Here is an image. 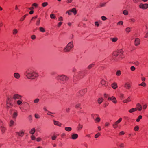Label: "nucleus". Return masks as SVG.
I'll return each instance as SVG.
<instances>
[{"label":"nucleus","instance_id":"obj_10","mask_svg":"<svg viewBox=\"0 0 148 148\" xmlns=\"http://www.w3.org/2000/svg\"><path fill=\"white\" fill-rule=\"evenodd\" d=\"M134 42L135 45L137 46L140 44V40L138 38H136L135 39Z\"/></svg>","mask_w":148,"mask_h":148},{"label":"nucleus","instance_id":"obj_35","mask_svg":"<svg viewBox=\"0 0 148 148\" xmlns=\"http://www.w3.org/2000/svg\"><path fill=\"white\" fill-rule=\"evenodd\" d=\"M131 28L129 27L126 28L125 29L126 32L127 33H129L131 31Z\"/></svg>","mask_w":148,"mask_h":148},{"label":"nucleus","instance_id":"obj_34","mask_svg":"<svg viewBox=\"0 0 148 148\" xmlns=\"http://www.w3.org/2000/svg\"><path fill=\"white\" fill-rule=\"evenodd\" d=\"M121 71L120 70L117 71L116 75L117 76H120L121 75Z\"/></svg>","mask_w":148,"mask_h":148},{"label":"nucleus","instance_id":"obj_48","mask_svg":"<svg viewBox=\"0 0 148 148\" xmlns=\"http://www.w3.org/2000/svg\"><path fill=\"white\" fill-rule=\"evenodd\" d=\"M122 118H120L116 122L119 124L122 121Z\"/></svg>","mask_w":148,"mask_h":148},{"label":"nucleus","instance_id":"obj_23","mask_svg":"<svg viewBox=\"0 0 148 148\" xmlns=\"http://www.w3.org/2000/svg\"><path fill=\"white\" fill-rule=\"evenodd\" d=\"M14 124V122L12 120H11L9 123V126L10 127L12 126Z\"/></svg>","mask_w":148,"mask_h":148},{"label":"nucleus","instance_id":"obj_50","mask_svg":"<svg viewBox=\"0 0 148 148\" xmlns=\"http://www.w3.org/2000/svg\"><path fill=\"white\" fill-rule=\"evenodd\" d=\"M106 3H101L100 4V6L101 7H104L106 4Z\"/></svg>","mask_w":148,"mask_h":148},{"label":"nucleus","instance_id":"obj_5","mask_svg":"<svg viewBox=\"0 0 148 148\" xmlns=\"http://www.w3.org/2000/svg\"><path fill=\"white\" fill-rule=\"evenodd\" d=\"M84 76V71H79L77 72V75H75L74 77L77 76L80 78H82Z\"/></svg>","mask_w":148,"mask_h":148},{"label":"nucleus","instance_id":"obj_6","mask_svg":"<svg viewBox=\"0 0 148 148\" xmlns=\"http://www.w3.org/2000/svg\"><path fill=\"white\" fill-rule=\"evenodd\" d=\"M139 7L143 9H146L148 8V4L141 3L140 4Z\"/></svg>","mask_w":148,"mask_h":148},{"label":"nucleus","instance_id":"obj_45","mask_svg":"<svg viewBox=\"0 0 148 148\" xmlns=\"http://www.w3.org/2000/svg\"><path fill=\"white\" fill-rule=\"evenodd\" d=\"M100 135V134L99 133H98L95 135V138H97Z\"/></svg>","mask_w":148,"mask_h":148},{"label":"nucleus","instance_id":"obj_30","mask_svg":"<svg viewBox=\"0 0 148 148\" xmlns=\"http://www.w3.org/2000/svg\"><path fill=\"white\" fill-rule=\"evenodd\" d=\"M129 21L130 22L134 23L136 21V19L134 18H132L129 19Z\"/></svg>","mask_w":148,"mask_h":148},{"label":"nucleus","instance_id":"obj_62","mask_svg":"<svg viewBox=\"0 0 148 148\" xmlns=\"http://www.w3.org/2000/svg\"><path fill=\"white\" fill-rule=\"evenodd\" d=\"M31 138L32 140H34L35 139V137L34 136H31Z\"/></svg>","mask_w":148,"mask_h":148},{"label":"nucleus","instance_id":"obj_28","mask_svg":"<svg viewBox=\"0 0 148 148\" xmlns=\"http://www.w3.org/2000/svg\"><path fill=\"white\" fill-rule=\"evenodd\" d=\"M123 13L124 15H127L128 14V12L127 10H124L123 11Z\"/></svg>","mask_w":148,"mask_h":148},{"label":"nucleus","instance_id":"obj_37","mask_svg":"<svg viewBox=\"0 0 148 148\" xmlns=\"http://www.w3.org/2000/svg\"><path fill=\"white\" fill-rule=\"evenodd\" d=\"M101 83L103 85H104L105 86H106V85H105L106 81L105 80H102L101 82Z\"/></svg>","mask_w":148,"mask_h":148},{"label":"nucleus","instance_id":"obj_53","mask_svg":"<svg viewBox=\"0 0 148 148\" xmlns=\"http://www.w3.org/2000/svg\"><path fill=\"white\" fill-rule=\"evenodd\" d=\"M113 56H115V57H116L118 56V54L117 53V52H114L113 53Z\"/></svg>","mask_w":148,"mask_h":148},{"label":"nucleus","instance_id":"obj_15","mask_svg":"<svg viewBox=\"0 0 148 148\" xmlns=\"http://www.w3.org/2000/svg\"><path fill=\"white\" fill-rule=\"evenodd\" d=\"M136 108L139 111H140L142 109V106L139 103H138L136 104Z\"/></svg>","mask_w":148,"mask_h":148},{"label":"nucleus","instance_id":"obj_51","mask_svg":"<svg viewBox=\"0 0 148 148\" xmlns=\"http://www.w3.org/2000/svg\"><path fill=\"white\" fill-rule=\"evenodd\" d=\"M101 18L102 19L103 21H105L107 19L106 17L105 16H102L101 17Z\"/></svg>","mask_w":148,"mask_h":148},{"label":"nucleus","instance_id":"obj_43","mask_svg":"<svg viewBox=\"0 0 148 148\" xmlns=\"http://www.w3.org/2000/svg\"><path fill=\"white\" fill-rule=\"evenodd\" d=\"M94 65V64H90L88 66V68L89 69H91V68H92V67Z\"/></svg>","mask_w":148,"mask_h":148},{"label":"nucleus","instance_id":"obj_47","mask_svg":"<svg viewBox=\"0 0 148 148\" xmlns=\"http://www.w3.org/2000/svg\"><path fill=\"white\" fill-rule=\"evenodd\" d=\"M135 69L136 68L134 66H132L130 67V70L132 71H134Z\"/></svg>","mask_w":148,"mask_h":148},{"label":"nucleus","instance_id":"obj_64","mask_svg":"<svg viewBox=\"0 0 148 148\" xmlns=\"http://www.w3.org/2000/svg\"><path fill=\"white\" fill-rule=\"evenodd\" d=\"M134 112V111L133 108L129 110V112L130 113H132Z\"/></svg>","mask_w":148,"mask_h":148},{"label":"nucleus","instance_id":"obj_27","mask_svg":"<svg viewBox=\"0 0 148 148\" xmlns=\"http://www.w3.org/2000/svg\"><path fill=\"white\" fill-rule=\"evenodd\" d=\"M100 119L99 116H97V117L95 119V121L97 122H99L100 121Z\"/></svg>","mask_w":148,"mask_h":148},{"label":"nucleus","instance_id":"obj_56","mask_svg":"<svg viewBox=\"0 0 148 148\" xmlns=\"http://www.w3.org/2000/svg\"><path fill=\"white\" fill-rule=\"evenodd\" d=\"M124 134H125L124 132L123 131H122L119 133V135H123Z\"/></svg>","mask_w":148,"mask_h":148},{"label":"nucleus","instance_id":"obj_59","mask_svg":"<svg viewBox=\"0 0 148 148\" xmlns=\"http://www.w3.org/2000/svg\"><path fill=\"white\" fill-rule=\"evenodd\" d=\"M147 104H144L143 106V108L144 109H145L147 107Z\"/></svg>","mask_w":148,"mask_h":148},{"label":"nucleus","instance_id":"obj_52","mask_svg":"<svg viewBox=\"0 0 148 148\" xmlns=\"http://www.w3.org/2000/svg\"><path fill=\"white\" fill-rule=\"evenodd\" d=\"M119 146L123 148L124 147V145L123 143H121L119 145Z\"/></svg>","mask_w":148,"mask_h":148},{"label":"nucleus","instance_id":"obj_2","mask_svg":"<svg viewBox=\"0 0 148 148\" xmlns=\"http://www.w3.org/2000/svg\"><path fill=\"white\" fill-rule=\"evenodd\" d=\"M56 79L57 80H60L62 81H67L68 78L64 75H58L56 77Z\"/></svg>","mask_w":148,"mask_h":148},{"label":"nucleus","instance_id":"obj_55","mask_svg":"<svg viewBox=\"0 0 148 148\" xmlns=\"http://www.w3.org/2000/svg\"><path fill=\"white\" fill-rule=\"evenodd\" d=\"M123 24V22L122 21H120L117 23V25H122Z\"/></svg>","mask_w":148,"mask_h":148},{"label":"nucleus","instance_id":"obj_38","mask_svg":"<svg viewBox=\"0 0 148 148\" xmlns=\"http://www.w3.org/2000/svg\"><path fill=\"white\" fill-rule=\"evenodd\" d=\"M142 116L141 115H140L138 117V118L136 119V121L137 122H138L142 118Z\"/></svg>","mask_w":148,"mask_h":148},{"label":"nucleus","instance_id":"obj_49","mask_svg":"<svg viewBox=\"0 0 148 148\" xmlns=\"http://www.w3.org/2000/svg\"><path fill=\"white\" fill-rule=\"evenodd\" d=\"M139 129V127L138 126H136L134 128V130L135 131H137Z\"/></svg>","mask_w":148,"mask_h":148},{"label":"nucleus","instance_id":"obj_33","mask_svg":"<svg viewBox=\"0 0 148 148\" xmlns=\"http://www.w3.org/2000/svg\"><path fill=\"white\" fill-rule=\"evenodd\" d=\"M50 17L52 19H54L56 18V16L55 15L53 14H51L50 15Z\"/></svg>","mask_w":148,"mask_h":148},{"label":"nucleus","instance_id":"obj_4","mask_svg":"<svg viewBox=\"0 0 148 148\" xmlns=\"http://www.w3.org/2000/svg\"><path fill=\"white\" fill-rule=\"evenodd\" d=\"M12 99L11 98L8 97L7 100V108H11L12 107V104L11 102Z\"/></svg>","mask_w":148,"mask_h":148},{"label":"nucleus","instance_id":"obj_41","mask_svg":"<svg viewBox=\"0 0 148 148\" xmlns=\"http://www.w3.org/2000/svg\"><path fill=\"white\" fill-rule=\"evenodd\" d=\"M139 86H141L143 87H145L146 86V84L145 82H142L141 84L139 85Z\"/></svg>","mask_w":148,"mask_h":148},{"label":"nucleus","instance_id":"obj_13","mask_svg":"<svg viewBox=\"0 0 148 148\" xmlns=\"http://www.w3.org/2000/svg\"><path fill=\"white\" fill-rule=\"evenodd\" d=\"M78 137V135L76 134H74L71 135V138L72 139H76Z\"/></svg>","mask_w":148,"mask_h":148},{"label":"nucleus","instance_id":"obj_42","mask_svg":"<svg viewBox=\"0 0 148 148\" xmlns=\"http://www.w3.org/2000/svg\"><path fill=\"white\" fill-rule=\"evenodd\" d=\"M99 116V115H98L97 114H92L91 115V116L92 117V118L94 119H95V116Z\"/></svg>","mask_w":148,"mask_h":148},{"label":"nucleus","instance_id":"obj_19","mask_svg":"<svg viewBox=\"0 0 148 148\" xmlns=\"http://www.w3.org/2000/svg\"><path fill=\"white\" fill-rule=\"evenodd\" d=\"M70 11L73 13L74 15H75L77 13L76 10L75 8H73L72 9L70 10Z\"/></svg>","mask_w":148,"mask_h":148},{"label":"nucleus","instance_id":"obj_61","mask_svg":"<svg viewBox=\"0 0 148 148\" xmlns=\"http://www.w3.org/2000/svg\"><path fill=\"white\" fill-rule=\"evenodd\" d=\"M36 36L34 35H33L31 36V38L32 39L34 40L36 38Z\"/></svg>","mask_w":148,"mask_h":148},{"label":"nucleus","instance_id":"obj_36","mask_svg":"<svg viewBox=\"0 0 148 148\" xmlns=\"http://www.w3.org/2000/svg\"><path fill=\"white\" fill-rule=\"evenodd\" d=\"M111 39L113 42H115L118 40V38H111Z\"/></svg>","mask_w":148,"mask_h":148},{"label":"nucleus","instance_id":"obj_24","mask_svg":"<svg viewBox=\"0 0 148 148\" xmlns=\"http://www.w3.org/2000/svg\"><path fill=\"white\" fill-rule=\"evenodd\" d=\"M81 104L80 103H77L75 105V108H80V109H82V108L80 107Z\"/></svg>","mask_w":148,"mask_h":148},{"label":"nucleus","instance_id":"obj_1","mask_svg":"<svg viewBox=\"0 0 148 148\" xmlns=\"http://www.w3.org/2000/svg\"><path fill=\"white\" fill-rule=\"evenodd\" d=\"M25 75L29 79H34L38 76V74L35 71L28 70L25 73Z\"/></svg>","mask_w":148,"mask_h":148},{"label":"nucleus","instance_id":"obj_63","mask_svg":"<svg viewBox=\"0 0 148 148\" xmlns=\"http://www.w3.org/2000/svg\"><path fill=\"white\" fill-rule=\"evenodd\" d=\"M112 126L114 128H116L117 127L118 125L114 124L112 125Z\"/></svg>","mask_w":148,"mask_h":148},{"label":"nucleus","instance_id":"obj_18","mask_svg":"<svg viewBox=\"0 0 148 148\" xmlns=\"http://www.w3.org/2000/svg\"><path fill=\"white\" fill-rule=\"evenodd\" d=\"M36 131V130L35 128H32L29 131V133L31 134H33Z\"/></svg>","mask_w":148,"mask_h":148},{"label":"nucleus","instance_id":"obj_21","mask_svg":"<svg viewBox=\"0 0 148 148\" xmlns=\"http://www.w3.org/2000/svg\"><path fill=\"white\" fill-rule=\"evenodd\" d=\"M5 128L3 126H1V130L2 133H4L5 130Z\"/></svg>","mask_w":148,"mask_h":148},{"label":"nucleus","instance_id":"obj_40","mask_svg":"<svg viewBox=\"0 0 148 148\" xmlns=\"http://www.w3.org/2000/svg\"><path fill=\"white\" fill-rule=\"evenodd\" d=\"M34 116L36 119H39L40 118V116L38 114H35Z\"/></svg>","mask_w":148,"mask_h":148},{"label":"nucleus","instance_id":"obj_11","mask_svg":"<svg viewBox=\"0 0 148 148\" xmlns=\"http://www.w3.org/2000/svg\"><path fill=\"white\" fill-rule=\"evenodd\" d=\"M16 133L17 135H18L19 136L22 137L24 135V132L22 130H21L20 132H17Z\"/></svg>","mask_w":148,"mask_h":148},{"label":"nucleus","instance_id":"obj_29","mask_svg":"<svg viewBox=\"0 0 148 148\" xmlns=\"http://www.w3.org/2000/svg\"><path fill=\"white\" fill-rule=\"evenodd\" d=\"M103 98H99L98 100V101L99 104H101L103 101Z\"/></svg>","mask_w":148,"mask_h":148},{"label":"nucleus","instance_id":"obj_32","mask_svg":"<svg viewBox=\"0 0 148 148\" xmlns=\"http://www.w3.org/2000/svg\"><path fill=\"white\" fill-rule=\"evenodd\" d=\"M17 116V112H15L13 114L12 117L13 118H16Z\"/></svg>","mask_w":148,"mask_h":148},{"label":"nucleus","instance_id":"obj_57","mask_svg":"<svg viewBox=\"0 0 148 148\" xmlns=\"http://www.w3.org/2000/svg\"><path fill=\"white\" fill-rule=\"evenodd\" d=\"M82 126H83L82 125L80 124H79L78 126V129L79 130L81 129L82 128Z\"/></svg>","mask_w":148,"mask_h":148},{"label":"nucleus","instance_id":"obj_9","mask_svg":"<svg viewBox=\"0 0 148 148\" xmlns=\"http://www.w3.org/2000/svg\"><path fill=\"white\" fill-rule=\"evenodd\" d=\"M124 87L127 89H129L131 87V85L129 82H126L125 84Z\"/></svg>","mask_w":148,"mask_h":148},{"label":"nucleus","instance_id":"obj_25","mask_svg":"<svg viewBox=\"0 0 148 148\" xmlns=\"http://www.w3.org/2000/svg\"><path fill=\"white\" fill-rule=\"evenodd\" d=\"M55 113H52L49 111H48V113H47V115H49L52 116V117H54V116L52 114H54Z\"/></svg>","mask_w":148,"mask_h":148},{"label":"nucleus","instance_id":"obj_60","mask_svg":"<svg viewBox=\"0 0 148 148\" xmlns=\"http://www.w3.org/2000/svg\"><path fill=\"white\" fill-rule=\"evenodd\" d=\"M25 18V16H23L21 18V19L20 21H23Z\"/></svg>","mask_w":148,"mask_h":148},{"label":"nucleus","instance_id":"obj_3","mask_svg":"<svg viewBox=\"0 0 148 148\" xmlns=\"http://www.w3.org/2000/svg\"><path fill=\"white\" fill-rule=\"evenodd\" d=\"M73 47V42L71 41L67 44L66 47L64 49L65 52H67L69 51Z\"/></svg>","mask_w":148,"mask_h":148},{"label":"nucleus","instance_id":"obj_20","mask_svg":"<svg viewBox=\"0 0 148 148\" xmlns=\"http://www.w3.org/2000/svg\"><path fill=\"white\" fill-rule=\"evenodd\" d=\"M18 33V31L16 29H14L12 30V33L13 35H16Z\"/></svg>","mask_w":148,"mask_h":148},{"label":"nucleus","instance_id":"obj_8","mask_svg":"<svg viewBox=\"0 0 148 148\" xmlns=\"http://www.w3.org/2000/svg\"><path fill=\"white\" fill-rule=\"evenodd\" d=\"M108 100L112 101L114 103H116L117 102L116 98L113 96H112L111 97H108Z\"/></svg>","mask_w":148,"mask_h":148},{"label":"nucleus","instance_id":"obj_31","mask_svg":"<svg viewBox=\"0 0 148 148\" xmlns=\"http://www.w3.org/2000/svg\"><path fill=\"white\" fill-rule=\"evenodd\" d=\"M40 19H41L40 18H39L38 19V20L37 21L36 23V24L37 26H39L40 25Z\"/></svg>","mask_w":148,"mask_h":148},{"label":"nucleus","instance_id":"obj_44","mask_svg":"<svg viewBox=\"0 0 148 148\" xmlns=\"http://www.w3.org/2000/svg\"><path fill=\"white\" fill-rule=\"evenodd\" d=\"M40 31L42 32H45V31L44 29L42 27H40L39 28Z\"/></svg>","mask_w":148,"mask_h":148},{"label":"nucleus","instance_id":"obj_26","mask_svg":"<svg viewBox=\"0 0 148 148\" xmlns=\"http://www.w3.org/2000/svg\"><path fill=\"white\" fill-rule=\"evenodd\" d=\"M41 5L43 7H46L48 5V3L47 2H45L42 3Z\"/></svg>","mask_w":148,"mask_h":148},{"label":"nucleus","instance_id":"obj_39","mask_svg":"<svg viewBox=\"0 0 148 148\" xmlns=\"http://www.w3.org/2000/svg\"><path fill=\"white\" fill-rule=\"evenodd\" d=\"M39 101V99L38 98H36L34 101V102L35 103H38Z\"/></svg>","mask_w":148,"mask_h":148},{"label":"nucleus","instance_id":"obj_54","mask_svg":"<svg viewBox=\"0 0 148 148\" xmlns=\"http://www.w3.org/2000/svg\"><path fill=\"white\" fill-rule=\"evenodd\" d=\"M38 5L36 3H34L32 4V6L35 7H37Z\"/></svg>","mask_w":148,"mask_h":148},{"label":"nucleus","instance_id":"obj_16","mask_svg":"<svg viewBox=\"0 0 148 148\" xmlns=\"http://www.w3.org/2000/svg\"><path fill=\"white\" fill-rule=\"evenodd\" d=\"M111 86L114 89H116L118 87L117 84L115 82L112 84Z\"/></svg>","mask_w":148,"mask_h":148},{"label":"nucleus","instance_id":"obj_12","mask_svg":"<svg viewBox=\"0 0 148 148\" xmlns=\"http://www.w3.org/2000/svg\"><path fill=\"white\" fill-rule=\"evenodd\" d=\"M54 124L56 125H57L60 127L61 126L62 124L59 121L55 120H53Z\"/></svg>","mask_w":148,"mask_h":148},{"label":"nucleus","instance_id":"obj_22","mask_svg":"<svg viewBox=\"0 0 148 148\" xmlns=\"http://www.w3.org/2000/svg\"><path fill=\"white\" fill-rule=\"evenodd\" d=\"M64 129L66 131L68 132L71 131L72 130V128L70 127H66Z\"/></svg>","mask_w":148,"mask_h":148},{"label":"nucleus","instance_id":"obj_14","mask_svg":"<svg viewBox=\"0 0 148 148\" xmlns=\"http://www.w3.org/2000/svg\"><path fill=\"white\" fill-rule=\"evenodd\" d=\"M14 76L17 79H18L20 77V74L18 73H14Z\"/></svg>","mask_w":148,"mask_h":148},{"label":"nucleus","instance_id":"obj_58","mask_svg":"<svg viewBox=\"0 0 148 148\" xmlns=\"http://www.w3.org/2000/svg\"><path fill=\"white\" fill-rule=\"evenodd\" d=\"M56 138V136H53L52 137V139L53 140H55Z\"/></svg>","mask_w":148,"mask_h":148},{"label":"nucleus","instance_id":"obj_7","mask_svg":"<svg viewBox=\"0 0 148 148\" xmlns=\"http://www.w3.org/2000/svg\"><path fill=\"white\" fill-rule=\"evenodd\" d=\"M21 97L22 96L18 94H14L13 97V98L14 100L17 99H21Z\"/></svg>","mask_w":148,"mask_h":148},{"label":"nucleus","instance_id":"obj_17","mask_svg":"<svg viewBox=\"0 0 148 148\" xmlns=\"http://www.w3.org/2000/svg\"><path fill=\"white\" fill-rule=\"evenodd\" d=\"M87 92V89L86 88H85L84 89L81 90L80 91V94L81 95H82L83 94L86 93Z\"/></svg>","mask_w":148,"mask_h":148},{"label":"nucleus","instance_id":"obj_46","mask_svg":"<svg viewBox=\"0 0 148 148\" xmlns=\"http://www.w3.org/2000/svg\"><path fill=\"white\" fill-rule=\"evenodd\" d=\"M17 103L18 105H20L22 104V102L20 100H18L17 101Z\"/></svg>","mask_w":148,"mask_h":148}]
</instances>
